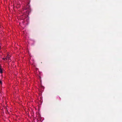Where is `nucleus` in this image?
<instances>
[{
    "mask_svg": "<svg viewBox=\"0 0 122 122\" xmlns=\"http://www.w3.org/2000/svg\"><path fill=\"white\" fill-rule=\"evenodd\" d=\"M0 72L1 73H2V70L1 69H0Z\"/></svg>",
    "mask_w": 122,
    "mask_h": 122,
    "instance_id": "obj_1",
    "label": "nucleus"
},
{
    "mask_svg": "<svg viewBox=\"0 0 122 122\" xmlns=\"http://www.w3.org/2000/svg\"><path fill=\"white\" fill-rule=\"evenodd\" d=\"M0 84H2V82L1 81H0Z\"/></svg>",
    "mask_w": 122,
    "mask_h": 122,
    "instance_id": "obj_2",
    "label": "nucleus"
},
{
    "mask_svg": "<svg viewBox=\"0 0 122 122\" xmlns=\"http://www.w3.org/2000/svg\"><path fill=\"white\" fill-rule=\"evenodd\" d=\"M5 59H7V58H3V59L4 60H5Z\"/></svg>",
    "mask_w": 122,
    "mask_h": 122,
    "instance_id": "obj_3",
    "label": "nucleus"
}]
</instances>
